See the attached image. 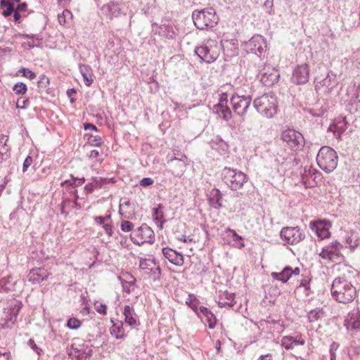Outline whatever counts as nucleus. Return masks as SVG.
I'll use <instances>...</instances> for the list:
<instances>
[{
	"mask_svg": "<svg viewBox=\"0 0 360 360\" xmlns=\"http://www.w3.org/2000/svg\"><path fill=\"white\" fill-rule=\"evenodd\" d=\"M331 294L337 302L347 304L352 302L356 295V288L345 278H335L331 285Z\"/></svg>",
	"mask_w": 360,
	"mask_h": 360,
	"instance_id": "f257e3e1",
	"label": "nucleus"
},
{
	"mask_svg": "<svg viewBox=\"0 0 360 360\" xmlns=\"http://www.w3.org/2000/svg\"><path fill=\"white\" fill-rule=\"evenodd\" d=\"M253 106L263 117L272 118L278 110L277 98L272 94H264L254 100Z\"/></svg>",
	"mask_w": 360,
	"mask_h": 360,
	"instance_id": "f03ea898",
	"label": "nucleus"
},
{
	"mask_svg": "<svg viewBox=\"0 0 360 360\" xmlns=\"http://www.w3.org/2000/svg\"><path fill=\"white\" fill-rule=\"evenodd\" d=\"M221 179L232 191H238L248 182V175L240 170L225 167L221 172Z\"/></svg>",
	"mask_w": 360,
	"mask_h": 360,
	"instance_id": "7ed1b4c3",
	"label": "nucleus"
},
{
	"mask_svg": "<svg viewBox=\"0 0 360 360\" xmlns=\"http://www.w3.org/2000/svg\"><path fill=\"white\" fill-rule=\"evenodd\" d=\"M338 162V156L334 149L329 146H322L317 155L316 162L319 167L326 173L334 171Z\"/></svg>",
	"mask_w": 360,
	"mask_h": 360,
	"instance_id": "20e7f679",
	"label": "nucleus"
},
{
	"mask_svg": "<svg viewBox=\"0 0 360 360\" xmlns=\"http://www.w3.org/2000/svg\"><path fill=\"white\" fill-rule=\"evenodd\" d=\"M192 18L195 27L199 30H205L213 27L218 22V16L212 8H207L200 11L195 10Z\"/></svg>",
	"mask_w": 360,
	"mask_h": 360,
	"instance_id": "39448f33",
	"label": "nucleus"
},
{
	"mask_svg": "<svg viewBox=\"0 0 360 360\" xmlns=\"http://www.w3.org/2000/svg\"><path fill=\"white\" fill-rule=\"evenodd\" d=\"M22 304L19 300L11 301L4 309L0 325L3 328H12L15 324Z\"/></svg>",
	"mask_w": 360,
	"mask_h": 360,
	"instance_id": "423d86ee",
	"label": "nucleus"
},
{
	"mask_svg": "<svg viewBox=\"0 0 360 360\" xmlns=\"http://www.w3.org/2000/svg\"><path fill=\"white\" fill-rule=\"evenodd\" d=\"M241 46L247 53L256 54L259 58L264 57L266 50L265 39L260 34H255L248 41H243Z\"/></svg>",
	"mask_w": 360,
	"mask_h": 360,
	"instance_id": "0eeeda50",
	"label": "nucleus"
},
{
	"mask_svg": "<svg viewBox=\"0 0 360 360\" xmlns=\"http://www.w3.org/2000/svg\"><path fill=\"white\" fill-rule=\"evenodd\" d=\"M343 248V245L335 240L323 247L319 253V256L323 259H327L332 262L340 263L345 259L343 254L342 253V250Z\"/></svg>",
	"mask_w": 360,
	"mask_h": 360,
	"instance_id": "6e6552de",
	"label": "nucleus"
},
{
	"mask_svg": "<svg viewBox=\"0 0 360 360\" xmlns=\"http://www.w3.org/2000/svg\"><path fill=\"white\" fill-rule=\"evenodd\" d=\"M130 239L138 245H141L145 243L151 244L155 240V234L153 229L144 223L131 232Z\"/></svg>",
	"mask_w": 360,
	"mask_h": 360,
	"instance_id": "1a4fd4ad",
	"label": "nucleus"
},
{
	"mask_svg": "<svg viewBox=\"0 0 360 360\" xmlns=\"http://www.w3.org/2000/svg\"><path fill=\"white\" fill-rule=\"evenodd\" d=\"M281 238L289 245H295L303 240L305 238L304 233L299 226L283 227L280 232Z\"/></svg>",
	"mask_w": 360,
	"mask_h": 360,
	"instance_id": "9d476101",
	"label": "nucleus"
},
{
	"mask_svg": "<svg viewBox=\"0 0 360 360\" xmlns=\"http://www.w3.org/2000/svg\"><path fill=\"white\" fill-rule=\"evenodd\" d=\"M257 77L264 86H271L278 82L280 75L277 70L265 65L259 70Z\"/></svg>",
	"mask_w": 360,
	"mask_h": 360,
	"instance_id": "9b49d317",
	"label": "nucleus"
},
{
	"mask_svg": "<svg viewBox=\"0 0 360 360\" xmlns=\"http://www.w3.org/2000/svg\"><path fill=\"white\" fill-rule=\"evenodd\" d=\"M282 139L294 150H297L304 146L303 135L292 129H286L282 133Z\"/></svg>",
	"mask_w": 360,
	"mask_h": 360,
	"instance_id": "f8f14e48",
	"label": "nucleus"
},
{
	"mask_svg": "<svg viewBox=\"0 0 360 360\" xmlns=\"http://www.w3.org/2000/svg\"><path fill=\"white\" fill-rule=\"evenodd\" d=\"M212 44H214V41L209 40L205 44L195 48V53L200 58L201 61L206 63H211L217 58V53L210 48Z\"/></svg>",
	"mask_w": 360,
	"mask_h": 360,
	"instance_id": "ddd939ff",
	"label": "nucleus"
},
{
	"mask_svg": "<svg viewBox=\"0 0 360 360\" xmlns=\"http://www.w3.org/2000/svg\"><path fill=\"white\" fill-rule=\"evenodd\" d=\"M252 100V99L250 96H245V98H243L241 96L240 97V96L232 95L231 98V103L234 112L240 117L244 116L248 112Z\"/></svg>",
	"mask_w": 360,
	"mask_h": 360,
	"instance_id": "4468645a",
	"label": "nucleus"
},
{
	"mask_svg": "<svg viewBox=\"0 0 360 360\" xmlns=\"http://www.w3.org/2000/svg\"><path fill=\"white\" fill-rule=\"evenodd\" d=\"M167 163L172 169V174L175 176H181L186 170L188 165V158L185 154L181 155L180 158L167 157Z\"/></svg>",
	"mask_w": 360,
	"mask_h": 360,
	"instance_id": "2eb2a0df",
	"label": "nucleus"
},
{
	"mask_svg": "<svg viewBox=\"0 0 360 360\" xmlns=\"http://www.w3.org/2000/svg\"><path fill=\"white\" fill-rule=\"evenodd\" d=\"M125 5L121 0H112L101 7L103 13L110 19L124 13Z\"/></svg>",
	"mask_w": 360,
	"mask_h": 360,
	"instance_id": "dca6fc26",
	"label": "nucleus"
},
{
	"mask_svg": "<svg viewBox=\"0 0 360 360\" xmlns=\"http://www.w3.org/2000/svg\"><path fill=\"white\" fill-rule=\"evenodd\" d=\"M139 268L150 274L153 280H158L161 274V269L159 264L153 259L141 258L139 260Z\"/></svg>",
	"mask_w": 360,
	"mask_h": 360,
	"instance_id": "f3484780",
	"label": "nucleus"
},
{
	"mask_svg": "<svg viewBox=\"0 0 360 360\" xmlns=\"http://www.w3.org/2000/svg\"><path fill=\"white\" fill-rule=\"evenodd\" d=\"M309 68L306 63L297 65L293 72L291 80L297 85L304 84L309 81Z\"/></svg>",
	"mask_w": 360,
	"mask_h": 360,
	"instance_id": "a211bd4d",
	"label": "nucleus"
},
{
	"mask_svg": "<svg viewBox=\"0 0 360 360\" xmlns=\"http://www.w3.org/2000/svg\"><path fill=\"white\" fill-rule=\"evenodd\" d=\"M345 326L347 330L352 333L360 331V309L354 308L348 314L345 320Z\"/></svg>",
	"mask_w": 360,
	"mask_h": 360,
	"instance_id": "6ab92c4d",
	"label": "nucleus"
},
{
	"mask_svg": "<svg viewBox=\"0 0 360 360\" xmlns=\"http://www.w3.org/2000/svg\"><path fill=\"white\" fill-rule=\"evenodd\" d=\"M309 227L321 240L330 236V232L329 231L330 224L328 221L319 220L316 221H310Z\"/></svg>",
	"mask_w": 360,
	"mask_h": 360,
	"instance_id": "aec40b11",
	"label": "nucleus"
},
{
	"mask_svg": "<svg viewBox=\"0 0 360 360\" xmlns=\"http://www.w3.org/2000/svg\"><path fill=\"white\" fill-rule=\"evenodd\" d=\"M305 344L304 340L302 338L301 335L295 336H283L281 338V345L286 350L294 349L296 346L304 345Z\"/></svg>",
	"mask_w": 360,
	"mask_h": 360,
	"instance_id": "412c9836",
	"label": "nucleus"
},
{
	"mask_svg": "<svg viewBox=\"0 0 360 360\" xmlns=\"http://www.w3.org/2000/svg\"><path fill=\"white\" fill-rule=\"evenodd\" d=\"M164 257L173 264L181 266L184 263V257L181 253L177 252L173 249L163 248L162 249Z\"/></svg>",
	"mask_w": 360,
	"mask_h": 360,
	"instance_id": "4be33fe9",
	"label": "nucleus"
},
{
	"mask_svg": "<svg viewBox=\"0 0 360 360\" xmlns=\"http://www.w3.org/2000/svg\"><path fill=\"white\" fill-rule=\"evenodd\" d=\"M196 314L200 317H204L205 321L207 322L208 326L210 329H213L216 326L217 319L214 314L207 307L200 306L199 309H196Z\"/></svg>",
	"mask_w": 360,
	"mask_h": 360,
	"instance_id": "5701e85b",
	"label": "nucleus"
},
{
	"mask_svg": "<svg viewBox=\"0 0 360 360\" xmlns=\"http://www.w3.org/2000/svg\"><path fill=\"white\" fill-rule=\"evenodd\" d=\"M124 316L126 323L132 327L136 326V315L133 308L129 305H125L124 309Z\"/></svg>",
	"mask_w": 360,
	"mask_h": 360,
	"instance_id": "b1692460",
	"label": "nucleus"
},
{
	"mask_svg": "<svg viewBox=\"0 0 360 360\" xmlns=\"http://www.w3.org/2000/svg\"><path fill=\"white\" fill-rule=\"evenodd\" d=\"M235 294L230 293L225 291L220 295L219 300L218 301V305L219 307H224L226 306L233 307L236 303L234 301Z\"/></svg>",
	"mask_w": 360,
	"mask_h": 360,
	"instance_id": "393cba45",
	"label": "nucleus"
},
{
	"mask_svg": "<svg viewBox=\"0 0 360 360\" xmlns=\"http://www.w3.org/2000/svg\"><path fill=\"white\" fill-rule=\"evenodd\" d=\"M209 200L213 207L216 209L220 208L222 206L221 203L222 200L221 191L217 188H213L210 192Z\"/></svg>",
	"mask_w": 360,
	"mask_h": 360,
	"instance_id": "a878e982",
	"label": "nucleus"
},
{
	"mask_svg": "<svg viewBox=\"0 0 360 360\" xmlns=\"http://www.w3.org/2000/svg\"><path fill=\"white\" fill-rule=\"evenodd\" d=\"M16 284L17 280L14 281L11 276L2 278L0 280V288L6 292L15 290Z\"/></svg>",
	"mask_w": 360,
	"mask_h": 360,
	"instance_id": "bb28decb",
	"label": "nucleus"
},
{
	"mask_svg": "<svg viewBox=\"0 0 360 360\" xmlns=\"http://www.w3.org/2000/svg\"><path fill=\"white\" fill-rule=\"evenodd\" d=\"M271 276L274 279L281 281L283 283H286L292 276L291 267L286 266L279 273L272 272Z\"/></svg>",
	"mask_w": 360,
	"mask_h": 360,
	"instance_id": "cd10ccee",
	"label": "nucleus"
},
{
	"mask_svg": "<svg viewBox=\"0 0 360 360\" xmlns=\"http://www.w3.org/2000/svg\"><path fill=\"white\" fill-rule=\"evenodd\" d=\"M79 72L81 75H82L84 80L85 82V84L88 86H89L94 79L91 74V69L90 66L86 65H79Z\"/></svg>",
	"mask_w": 360,
	"mask_h": 360,
	"instance_id": "c85d7f7f",
	"label": "nucleus"
},
{
	"mask_svg": "<svg viewBox=\"0 0 360 360\" xmlns=\"http://www.w3.org/2000/svg\"><path fill=\"white\" fill-rule=\"evenodd\" d=\"M112 326L110 328V333L112 335L115 336L116 339L123 338L124 336L123 323L122 322H114L112 320Z\"/></svg>",
	"mask_w": 360,
	"mask_h": 360,
	"instance_id": "c756f323",
	"label": "nucleus"
},
{
	"mask_svg": "<svg viewBox=\"0 0 360 360\" xmlns=\"http://www.w3.org/2000/svg\"><path fill=\"white\" fill-rule=\"evenodd\" d=\"M253 93L254 89L252 85L251 84H244L243 86L237 89L233 95L240 96V97L241 96V98H244L245 96H250V97H251V98L252 99Z\"/></svg>",
	"mask_w": 360,
	"mask_h": 360,
	"instance_id": "7c9ffc66",
	"label": "nucleus"
},
{
	"mask_svg": "<svg viewBox=\"0 0 360 360\" xmlns=\"http://www.w3.org/2000/svg\"><path fill=\"white\" fill-rule=\"evenodd\" d=\"M32 274L33 278L30 277L29 281H32L33 283H40L43 281L46 280L49 275L44 269H41L36 271L33 270Z\"/></svg>",
	"mask_w": 360,
	"mask_h": 360,
	"instance_id": "2f4dec72",
	"label": "nucleus"
},
{
	"mask_svg": "<svg viewBox=\"0 0 360 360\" xmlns=\"http://www.w3.org/2000/svg\"><path fill=\"white\" fill-rule=\"evenodd\" d=\"M335 129L334 134L337 137H340L347 129V122L345 118H338L335 120Z\"/></svg>",
	"mask_w": 360,
	"mask_h": 360,
	"instance_id": "473e14b6",
	"label": "nucleus"
},
{
	"mask_svg": "<svg viewBox=\"0 0 360 360\" xmlns=\"http://www.w3.org/2000/svg\"><path fill=\"white\" fill-rule=\"evenodd\" d=\"M226 232H229L231 235V237L233 238V246L239 249H241L245 246V244L243 242V238H242V236L237 234L235 230L231 229V228L229 227L226 229Z\"/></svg>",
	"mask_w": 360,
	"mask_h": 360,
	"instance_id": "72a5a7b5",
	"label": "nucleus"
},
{
	"mask_svg": "<svg viewBox=\"0 0 360 360\" xmlns=\"http://www.w3.org/2000/svg\"><path fill=\"white\" fill-rule=\"evenodd\" d=\"M324 312L323 309L316 308L311 310L308 314V319L310 322H316L323 316Z\"/></svg>",
	"mask_w": 360,
	"mask_h": 360,
	"instance_id": "f704fd0d",
	"label": "nucleus"
},
{
	"mask_svg": "<svg viewBox=\"0 0 360 360\" xmlns=\"http://www.w3.org/2000/svg\"><path fill=\"white\" fill-rule=\"evenodd\" d=\"M159 34L164 36L168 39H172L175 34L172 27L167 25H161L159 27Z\"/></svg>",
	"mask_w": 360,
	"mask_h": 360,
	"instance_id": "c9c22d12",
	"label": "nucleus"
},
{
	"mask_svg": "<svg viewBox=\"0 0 360 360\" xmlns=\"http://www.w3.org/2000/svg\"><path fill=\"white\" fill-rule=\"evenodd\" d=\"M0 5L3 8H6V10L3 11V15L5 17L10 16L15 11V5L13 2L5 1L3 2L2 0H0Z\"/></svg>",
	"mask_w": 360,
	"mask_h": 360,
	"instance_id": "e433bc0d",
	"label": "nucleus"
},
{
	"mask_svg": "<svg viewBox=\"0 0 360 360\" xmlns=\"http://www.w3.org/2000/svg\"><path fill=\"white\" fill-rule=\"evenodd\" d=\"M71 176V179L65 180L62 183V185H69L73 188H75L77 186H81L85 181V179L84 177L74 178L72 176Z\"/></svg>",
	"mask_w": 360,
	"mask_h": 360,
	"instance_id": "4c0bfd02",
	"label": "nucleus"
},
{
	"mask_svg": "<svg viewBox=\"0 0 360 360\" xmlns=\"http://www.w3.org/2000/svg\"><path fill=\"white\" fill-rule=\"evenodd\" d=\"M310 279L308 277H304L300 281V283L297 287V290H300L303 288L306 295L308 297L311 292V289L309 286Z\"/></svg>",
	"mask_w": 360,
	"mask_h": 360,
	"instance_id": "58836bf2",
	"label": "nucleus"
},
{
	"mask_svg": "<svg viewBox=\"0 0 360 360\" xmlns=\"http://www.w3.org/2000/svg\"><path fill=\"white\" fill-rule=\"evenodd\" d=\"M27 90V86L23 82L16 83L13 88V91L16 94H24L26 93Z\"/></svg>",
	"mask_w": 360,
	"mask_h": 360,
	"instance_id": "ea45409f",
	"label": "nucleus"
},
{
	"mask_svg": "<svg viewBox=\"0 0 360 360\" xmlns=\"http://www.w3.org/2000/svg\"><path fill=\"white\" fill-rule=\"evenodd\" d=\"M219 116L221 117L223 120L226 121H229L231 119L232 115L230 108L226 105L223 109L221 110Z\"/></svg>",
	"mask_w": 360,
	"mask_h": 360,
	"instance_id": "a19ab883",
	"label": "nucleus"
},
{
	"mask_svg": "<svg viewBox=\"0 0 360 360\" xmlns=\"http://www.w3.org/2000/svg\"><path fill=\"white\" fill-rule=\"evenodd\" d=\"M335 77V75H333V72L330 71V72L328 73L327 77L325 79L321 80V85L326 86L329 89H332L334 87V85L330 84L329 82H330L332 81V79H334Z\"/></svg>",
	"mask_w": 360,
	"mask_h": 360,
	"instance_id": "79ce46f5",
	"label": "nucleus"
},
{
	"mask_svg": "<svg viewBox=\"0 0 360 360\" xmlns=\"http://www.w3.org/2000/svg\"><path fill=\"white\" fill-rule=\"evenodd\" d=\"M67 326L70 329L76 330L81 326V322L77 318L72 317L68 320Z\"/></svg>",
	"mask_w": 360,
	"mask_h": 360,
	"instance_id": "37998d69",
	"label": "nucleus"
},
{
	"mask_svg": "<svg viewBox=\"0 0 360 360\" xmlns=\"http://www.w3.org/2000/svg\"><path fill=\"white\" fill-rule=\"evenodd\" d=\"M8 141V136L5 135H1L0 136V154H6L7 151L9 150L8 146H6V142Z\"/></svg>",
	"mask_w": 360,
	"mask_h": 360,
	"instance_id": "c03bdc74",
	"label": "nucleus"
},
{
	"mask_svg": "<svg viewBox=\"0 0 360 360\" xmlns=\"http://www.w3.org/2000/svg\"><path fill=\"white\" fill-rule=\"evenodd\" d=\"M18 72L22 73L24 77L29 78L30 80L34 79L36 78V74L32 70L25 68H21Z\"/></svg>",
	"mask_w": 360,
	"mask_h": 360,
	"instance_id": "a18cd8bd",
	"label": "nucleus"
},
{
	"mask_svg": "<svg viewBox=\"0 0 360 360\" xmlns=\"http://www.w3.org/2000/svg\"><path fill=\"white\" fill-rule=\"evenodd\" d=\"M89 143L93 146H101L103 143V140L100 136L91 135L89 138Z\"/></svg>",
	"mask_w": 360,
	"mask_h": 360,
	"instance_id": "49530a36",
	"label": "nucleus"
},
{
	"mask_svg": "<svg viewBox=\"0 0 360 360\" xmlns=\"http://www.w3.org/2000/svg\"><path fill=\"white\" fill-rule=\"evenodd\" d=\"M121 230L124 232L133 231L134 224L132 222L125 220L122 221L120 226Z\"/></svg>",
	"mask_w": 360,
	"mask_h": 360,
	"instance_id": "de8ad7c7",
	"label": "nucleus"
},
{
	"mask_svg": "<svg viewBox=\"0 0 360 360\" xmlns=\"http://www.w3.org/2000/svg\"><path fill=\"white\" fill-rule=\"evenodd\" d=\"M49 84V79L45 75H40L37 82L38 87L41 89L46 88Z\"/></svg>",
	"mask_w": 360,
	"mask_h": 360,
	"instance_id": "09e8293b",
	"label": "nucleus"
},
{
	"mask_svg": "<svg viewBox=\"0 0 360 360\" xmlns=\"http://www.w3.org/2000/svg\"><path fill=\"white\" fill-rule=\"evenodd\" d=\"M98 187V182L96 180H94L92 182L86 184L84 186V191L86 193H91L94 189Z\"/></svg>",
	"mask_w": 360,
	"mask_h": 360,
	"instance_id": "8fccbe9b",
	"label": "nucleus"
},
{
	"mask_svg": "<svg viewBox=\"0 0 360 360\" xmlns=\"http://www.w3.org/2000/svg\"><path fill=\"white\" fill-rule=\"evenodd\" d=\"M94 306H95V309L98 313H99L100 314H103V315L106 314L107 307L105 304L98 303V302H96L94 304Z\"/></svg>",
	"mask_w": 360,
	"mask_h": 360,
	"instance_id": "3c124183",
	"label": "nucleus"
},
{
	"mask_svg": "<svg viewBox=\"0 0 360 360\" xmlns=\"http://www.w3.org/2000/svg\"><path fill=\"white\" fill-rule=\"evenodd\" d=\"M29 102V98H20L18 99L16 102V108L20 109H25Z\"/></svg>",
	"mask_w": 360,
	"mask_h": 360,
	"instance_id": "603ef678",
	"label": "nucleus"
},
{
	"mask_svg": "<svg viewBox=\"0 0 360 360\" xmlns=\"http://www.w3.org/2000/svg\"><path fill=\"white\" fill-rule=\"evenodd\" d=\"M32 158L30 155L27 156L23 162L22 172H25L27 170L28 167L32 165Z\"/></svg>",
	"mask_w": 360,
	"mask_h": 360,
	"instance_id": "864d4df0",
	"label": "nucleus"
},
{
	"mask_svg": "<svg viewBox=\"0 0 360 360\" xmlns=\"http://www.w3.org/2000/svg\"><path fill=\"white\" fill-rule=\"evenodd\" d=\"M135 282H136L135 279H134L133 281H124V282L122 281L124 290L125 292H127V293H130V287L134 285Z\"/></svg>",
	"mask_w": 360,
	"mask_h": 360,
	"instance_id": "5fc2aeb1",
	"label": "nucleus"
},
{
	"mask_svg": "<svg viewBox=\"0 0 360 360\" xmlns=\"http://www.w3.org/2000/svg\"><path fill=\"white\" fill-rule=\"evenodd\" d=\"M153 183H154L153 179H152L150 177L143 178L139 182L140 185L143 187H147V186H151V185H153Z\"/></svg>",
	"mask_w": 360,
	"mask_h": 360,
	"instance_id": "6e6d98bb",
	"label": "nucleus"
},
{
	"mask_svg": "<svg viewBox=\"0 0 360 360\" xmlns=\"http://www.w3.org/2000/svg\"><path fill=\"white\" fill-rule=\"evenodd\" d=\"M71 15V13L68 10L63 11V12L61 14L58 15V16L59 23L60 25L65 24V17L67 15Z\"/></svg>",
	"mask_w": 360,
	"mask_h": 360,
	"instance_id": "4d7b16f0",
	"label": "nucleus"
},
{
	"mask_svg": "<svg viewBox=\"0 0 360 360\" xmlns=\"http://www.w3.org/2000/svg\"><path fill=\"white\" fill-rule=\"evenodd\" d=\"M28 345L39 355L42 352V349L37 347L35 342L33 340H30L28 341Z\"/></svg>",
	"mask_w": 360,
	"mask_h": 360,
	"instance_id": "13d9d810",
	"label": "nucleus"
},
{
	"mask_svg": "<svg viewBox=\"0 0 360 360\" xmlns=\"http://www.w3.org/2000/svg\"><path fill=\"white\" fill-rule=\"evenodd\" d=\"M163 214L162 212V204H159L157 207L153 209L152 216H158Z\"/></svg>",
	"mask_w": 360,
	"mask_h": 360,
	"instance_id": "bf43d9fd",
	"label": "nucleus"
},
{
	"mask_svg": "<svg viewBox=\"0 0 360 360\" xmlns=\"http://www.w3.org/2000/svg\"><path fill=\"white\" fill-rule=\"evenodd\" d=\"M152 217H153V219L155 221L160 222V228L162 229L163 224L165 222V220L163 219V214H162L161 215L152 216Z\"/></svg>",
	"mask_w": 360,
	"mask_h": 360,
	"instance_id": "052dcab7",
	"label": "nucleus"
},
{
	"mask_svg": "<svg viewBox=\"0 0 360 360\" xmlns=\"http://www.w3.org/2000/svg\"><path fill=\"white\" fill-rule=\"evenodd\" d=\"M225 105V104L219 103L214 105L213 110L216 114L219 115V114L221 112V110L223 109Z\"/></svg>",
	"mask_w": 360,
	"mask_h": 360,
	"instance_id": "680f3d73",
	"label": "nucleus"
},
{
	"mask_svg": "<svg viewBox=\"0 0 360 360\" xmlns=\"http://www.w3.org/2000/svg\"><path fill=\"white\" fill-rule=\"evenodd\" d=\"M105 233L109 236H111L112 235V226L110 224H105L103 226Z\"/></svg>",
	"mask_w": 360,
	"mask_h": 360,
	"instance_id": "e2e57ef3",
	"label": "nucleus"
},
{
	"mask_svg": "<svg viewBox=\"0 0 360 360\" xmlns=\"http://www.w3.org/2000/svg\"><path fill=\"white\" fill-rule=\"evenodd\" d=\"M11 352H5L4 353L0 352V360H11Z\"/></svg>",
	"mask_w": 360,
	"mask_h": 360,
	"instance_id": "0e129e2a",
	"label": "nucleus"
},
{
	"mask_svg": "<svg viewBox=\"0 0 360 360\" xmlns=\"http://www.w3.org/2000/svg\"><path fill=\"white\" fill-rule=\"evenodd\" d=\"M219 103L227 105L228 103V95L226 93H222L220 95Z\"/></svg>",
	"mask_w": 360,
	"mask_h": 360,
	"instance_id": "69168bd1",
	"label": "nucleus"
},
{
	"mask_svg": "<svg viewBox=\"0 0 360 360\" xmlns=\"http://www.w3.org/2000/svg\"><path fill=\"white\" fill-rule=\"evenodd\" d=\"M84 128L85 130H88V129L94 130V131L98 130L96 126L91 123H85L84 125Z\"/></svg>",
	"mask_w": 360,
	"mask_h": 360,
	"instance_id": "338daca9",
	"label": "nucleus"
},
{
	"mask_svg": "<svg viewBox=\"0 0 360 360\" xmlns=\"http://www.w3.org/2000/svg\"><path fill=\"white\" fill-rule=\"evenodd\" d=\"M100 155V153L98 150H92L90 151L89 154V158H91V159H94V158H96L97 157H98Z\"/></svg>",
	"mask_w": 360,
	"mask_h": 360,
	"instance_id": "774afa93",
	"label": "nucleus"
}]
</instances>
